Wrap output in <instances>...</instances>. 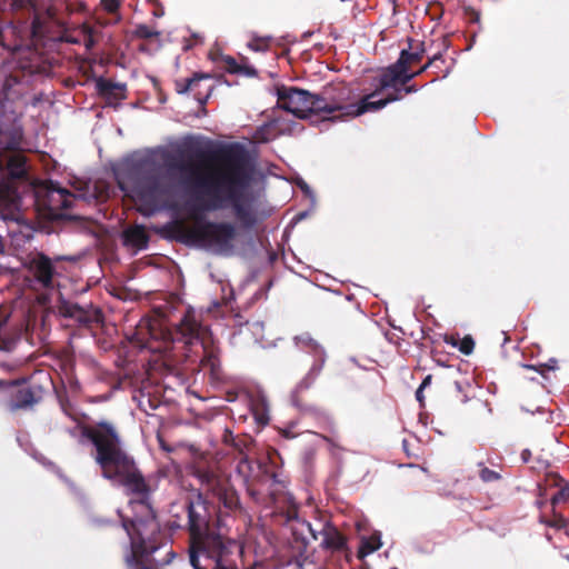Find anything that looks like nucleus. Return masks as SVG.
I'll list each match as a JSON object with an SVG mask.
<instances>
[{
	"mask_svg": "<svg viewBox=\"0 0 569 569\" xmlns=\"http://www.w3.org/2000/svg\"><path fill=\"white\" fill-rule=\"evenodd\" d=\"M176 161L177 157L167 147L157 146L126 154L119 163L111 164V170L116 178L123 177L130 182L132 196L139 202V212L143 218L150 219L160 212L172 210L173 206L168 197L194 208L198 207L201 196L209 194L211 200L203 207L204 211L231 208L243 229L251 230L257 226L256 211L250 203L241 201L239 193L247 183L231 179L212 182L206 178L191 182L187 177L167 182L166 177L178 168Z\"/></svg>",
	"mask_w": 569,
	"mask_h": 569,
	"instance_id": "f257e3e1",
	"label": "nucleus"
},
{
	"mask_svg": "<svg viewBox=\"0 0 569 569\" xmlns=\"http://www.w3.org/2000/svg\"><path fill=\"white\" fill-rule=\"evenodd\" d=\"M210 506L200 490H193L184 501L189 565L192 569H238L229 559L236 540L228 536L222 516H213Z\"/></svg>",
	"mask_w": 569,
	"mask_h": 569,
	"instance_id": "f03ea898",
	"label": "nucleus"
},
{
	"mask_svg": "<svg viewBox=\"0 0 569 569\" xmlns=\"http://www.w3.org/2000/svg\"><path fill=\"white\" fill-rule=\"evenodd\" d=\"M300 527H293L291 529L292 537L297 543H300L303 551L310 542L307 533L312 540H318L322 537L320 547L326 552V560L328 563L342 568L345 563H349L352 560V551L348 545V540L340 532L336 525L331 521H318L317 527L307 520H297Z\"/></svg>",
	"mask_w": 569,
	"mask_h": 569,
	"instance_id": "7ed1b4c3",
	"label": "nucleus"
},
{
	"mask_svg": "<svg viewBox=\"0 0 569 569\" xmlns=\"http://www.w3.org/2000/svg\"><path fill=\"white\" fill-rule=\"evenodd\" d=\"M178 148L198 156L221 157L253 171L257 169V147L253 146L249 149L240 141L214 140L202 134L189 133L183 138L181 146H178Z\"/></svg>",
	"mask_w": 569,
	"mask_h": 569,
	"instance_id": "20e7f679",
	"label": "nucleus"
},
{
	"mask_svg": "<svg viewBox=\"0 0 569 569\" xmlns=\"http://www.w3.org/2000/svg\"><path fill=\"white\" fill-rule=\"evenodd\" d=\"M18 81L0 71V151L18 150L21 147L23 127L20 117L8 110L10 91Z\"/></svg>",
	"mask_w": 569,
	"mask_h": 569,
	"instance_id": "39448f33",
	"label": "nucleus"
},
{
	"mask_svg": "<svg viewBox=\"0 0 569 569\" xmlns=\"http://www.w3.org/2000/svg\"><path fill=\"white\" fill-rule=\"evenodd\" d=\"M270 93L277 97L276 109L291 113L297 119L310 118L311 91L296 86L276 83Z\"/></svg>",
	"mask_w": 569,
	"mask_h": 569,
	"instance_id": "423d86ee",
	"label": "nucleus"
},
{
	"mask_svg": "<svg viewBox=\"0 0 569 569\" xmlns=\"http://www.w3.org/2000/svg\"><path fill=\"white\" fill-rule=\"evenodd\" d=\"M111 466L123 467L122 478L119 487L123 488L124 495L131 498L152 496V489L144 475L139 469L136 460L127 452H119Z\"/></svg>",
	"mask_w": 569,
	"mask_h": 569,
	"instance_id": "0eeeda50",
	"label": "nucleus"
},
{
	"mask_svg": "<svg viewBox=\"0 0 569 569\" xmlns=\"http://www.w3.org/2000/svg\"><path fill=\"white\" fill-rule=\"evenodd\" d=\"M93 428L97 439L100 441L94 461L100 468L111 466L116 461L114 457L117 453L126 452L122 449V439L116 427L108 420L97 421Z\"/></svg>",
	"mask_w": 569,
	"mask_h": 569,
	"instance_id": "6e6552de",
	"label": "nucleus"
},
{
	"mask_svg": "<svg viewBox=\"0 0 569 569\" xmlns=\"http://www.w3.org/2000/svg\"><path fill=\"white\" fill-rule=\"evenodd\" d=\"M335 90H339L341 96L345 91H349L346 87L340 86L335 89H327L323 93L312 92L310 117L313 114L326 113L327 116L325 119L328 121L336 122L347 120V111L345 109L347 103H342L337 100L333 94ZM347 96H349V92H347Z\"/></svg>",
	"mask_w": 569,
	"mask_h": 569,
	"instance_id": "1a4fd4ad",
	"label": "nucleus"
},
{
	"mask_svg": "<svg viewBox=\"0 0 569 569\" xmlns=\"http://www.w3.org/2000/svg\"><path fill=\"white\" fill-rule=\"evenodd\" d=\"M58 261L77 262L78 257L58 254L54 258H50L41 251H33L26 257L23 267L33 273L39 281L49 283L57 274L56 262Z\"/></svg>",
	"mask_w": 569,
	"mask_h": 569,
	"instance_id": "9d476101",
	"label": "nucleus"
},
{
	"mask_svg": "<svg viewBox=\"0 0 569 569\" xmlns=\"http://www.w3.org/2000/svg\"><path fill=\"white\" fill-rule=\"evenodd\" d=\"M208 226L221 234L201 244L206 251L220 257H231L234 253L233 241L237 238V228L229 221L208 220Z\"/></svg>",
	"mask_w": 569,
	"mask_h": 569,
	"instance_id": "9b49d317",
	"label": "nucleus"
},
{
	"mask_svg": "<svg viewBox=\"0 0 569 569\" xmlns=\"http://www.w3.org/2000/svg\"><path fill=\"white\" fill-rule=\"evenodd\" d=\"M375 87H377V83H375ZM381 92H377V88H375L373 92L366 96L361 100L357 102H351L346 104V116L347 120L357 118L359 116H362L367 112H373L379 111L387 107L391 102L400 101L399 94H392V92L388 93L383 98L375 99L377 96H379Z\"/></svg>",
	"mask_w": 569,
	"mask_h": 569,
	"instance_id": "f8f14e48",
	"label": "nucleus"
},
{
	"mask_svg": "<svg viewBox=\"0 0 569 569\" xmlns=\"http://www.w3.org/2000/svg\"><path fill=\"white\" fill-rule=\"evenodd\" d=\"M19 380H20V385L8 387V389L18 388L17 391L14 392V395L12 396L11 401L9 402L10 411H17V410H21V409L32 408L41 399L40 396L36 395L32 387H30V386L21 387L22 385H24L28 381L27 378H21ZM1 390H7V388H2Z\"/></svg>",
	"mask_w": 569,
	"mask_h": 569,
	"instance_id": "ddd939ff",
	"label": "nucleus"
},
{
	"mask_svg": "<svg viewBox=\"0 0 569 569\" xmlns=\"http://www.w3.org/2000/svg\"><path fill=\"white\" fill-rule=\"evenodd\" d=\"M120 241L123 247L138 253L149 247V236L144 230V226L137 223L133 227L124 229L120 236Z\"/></svg>",
	"mask_w": 569,
	"mask_h": 569,
	"instance_id": "4468645a",
	"label": "nucleus"
},
{
	"mask_svg": "<svg viewBox=\"0 0 569 569\" xmlns=\"http://www.w3.org/2000/svg\"><path fill=\"white\" fill-rule=\"evenodd\" d=\"M403 67L401 62L397 61L387 66L382 73L373 79V83H377V92L396 89V83H399Z\"/></svg>",
	"mask_w": 569,
	"mask_h": 569,
	"instance_id": "2eb2a0df",
	"label": "nucleus"
},
{
	"mask_svg": "<svg viewBox=\"0 0 569 569\" xmlns=\"http://www.w3.org/2000/svg\"><path fill=\"white\" fill-rule=\"evenodd\" d=\"M548 478L551 480V487L559 488V490L549 499L551 508L557 510V506L559 503H569V480L562 478L557 472H549Z\"/></svg>",
	"mask_w": 569,
	"mask_h": 569,
	"instance_id": "dca6fc26",
	"label": "nucleus"
},
{
	"mask_svg": "<svg viewBox=\"0 0 569 569\" xmlns=\"http://www.w3.org/2000/svg\"><path fill=\"white\" fill-rule=\"evenodd\" d=\"M250 410L254 422L260 427H266L270 421L269 403L266 396L261 395L251 401Z\"/></svg>",
	"mask_w": 569,
	"mask_h": 569,
	"instance_id": "f3484780",
	"label": "nucleus"
},
{
	"mask_svg": "<svg viewBox=\"0 0 569 569\" xmlns=\"http://www.w3.org/2000/svg\"><path fill=\"white\" fill-rule=\"evenodd\" d=\"M382 546L381 542V533L379 531H376L373 537L370 536H361L359 547L357 550V557L359 560H365V558L378 549H380Z\"/></svg>",
	"mask_w": 569,
	"mask_h": 569,
	"instance_id": "a211bd4d",
	"label": "nucleus"
},
{
	"mask_svg": "<svg viewBox=\"0 0 569 569\" xmlns=\"http://www.w3.org/2000/svg\"><path fill=\"white\" fill-rule=\"evenodd\" d=\"M36 461H38L39 463H41L42 466H44L46 468L48 469H52L54 470L59 477L61 479L64 480V482L70 487V489L81 499V500H84V495L76 487V485L67 477H64L62 473H61V470L59 467H57L54 465V462H52L51 460H49L48 458H46L41 452H39L36 448H33L31 450V452L29 453Z\"/></svg>",
	"mask_w": 569,
	"mask_h": 569,
	"instance_id": "6ab92c4d",
	"label": "nucleus"
},
{
	"mask_svg": "<svg viewBox=\"0 0 569 569\" xmlns=\"http://www.w3.org/2000/svg\"><path fill=\"white\" fill-rule=\"evenodd\" d=\"M101 316V310L93 305H88L87 307L81 306V310L78 311L72 318L73 321L78 323V326L83 328H89L93 322L98 320Z\"/></svg>",
	"mask_w": 569,
	"mask_h": 569,
	"instance_id": "aec40b11",
	"label": "nucleus"
},
{
	"mask_svg": "<svg viewBox=\"0 0 569 569\" xmlns=\"http://www.w3.org/2000/svg\"><path fill=\"white\" fill-rule=\"evenodd\" d=\"M323 369V360L313 361L308 372L302 377V379L296 385V391H306L310 389L316 382L317 378L321 373Z\"/></svg>",
	"mask_w": 569,
	"mask_h": 569,
	"instance_id": "412c9836",
	"label": "nucleus"
},
{
	"mask_svg": "<svg viewBox=\"0 0 569 569\" xmlns=\"http://www.w3.org/2000/svg\"><path fill=\"white\" fill-rule=\"evenodd\" d=\"M213 76L207 72H194L192 77L182 80H176V91L178 94L184 96L188 94L191 88L198 84L202 80L212 79Z\"/></svg>",
	"mask_w": 569,
	"mask_h": 569,
	"instance_id": "4be33fe9",
	"label": "nucleus"
},
{
	"mask_svg": "<svg viewBox=\"0 0 569 569\" xmlns=\"http://www.w3.org/2000/svg\"><path fill=\"white\" fill-rule=\"evenodd\" d=\"M219 501L229 511H236L241 506L238 492L229 487L221 489Z\"/></svg>",
	"mask_w": 569,
	"mask_h": 569,
	"instance_id": "5701e85b",
	"label": "nucleus"
},
{
	"mask_svg": "<svg viewBox=\"0 0 569 569\" xmlns=\"http://www.w3.org/2000/svg\"><path fill=\"white\" fill-rule=\"evenodd\" d=\"M279 122L274 127V136H293L303 130V127L293 119L276 118Z\"/></svg>",
	"mask_w": 569,
	"mask_h": 569,
	"instance_id": "b1692460",
	"label": "nucleus"
},
{
	"mask_svg": "<svg viewBox=\"0 0 569 569\" xmlns=\"http://www.w3.org/2000/svg\"><path fill=\"white\" fill-rule=\"evenodd\" d=\"M551 513H552V519H550L546 516H540L539 522L549 528L556 529V530H560V529L568 530L569 520L567 519V517H565L561 512H558L557 510H555L552 508H551ZM567 535H569V531H567Z\"/></svg>",
	"mask_w": 569,
	"mask_h": 569,
	"instance_id": "393cba45",
	"label": "nucleus"
},
{
	"mask_svg": "<svg viewBox=\"0 0 569 569\" xmlns=\"http://www.w3.org/2000/svg\"><path fill=\"white\" fill-rule=\"evenodd\" d=\"M204 356L202 362L209 367L211 373H218L221 368L219 350L214 346H203Z\"/></svg>",
	"mask_w": 569,
	"mask_h": 569,
	"instance_id": "a878e982",
	"label": "nucleus"
},
{
	"mask_svg": "<svg viewBox=\"0 0 569 569\" xmlns=\"http://www.w3.org/2000/svg\"><path fill=\"white\" fill-rule=\"evenodd\" d=\"M279 121L277 119H270L262 124L258 126L256 128V131L253 133V137L261 142H269L273 138H276L274 134H271L270 131L274 130V127L277 126Z\"/></svg>",
	"mask_w": 569,
	"mask_h": 569,
	"instance_id": "bb28decb",
	"label": "nucleus"
},
{
	"mask_svg": "<svg viewBox=\"0 0 569 569\" xmlns=\"http://www.w3.org/2000/svg\"><path fill=\"white\" fill-rule=\"evenodd\" d=\"M445 342L453 348H457L465 356L471 355L476 345L471 335H466L463 338H460L459 342H451L448 339H445Z\"/></svg>",
	"mask_w": 569,
	"mask_h": 569,
	"instance_id": "cd10ccee",
	"label": "nucleus"
},
{
	"mask_svg": "<svg viewBox=\"0 0 569 569\" xmlns=\"http://www.w3.org/2000/svg\"><path fill=\"white\" fill-rule=\"evenodd\" d=\"M8 231V234L11 237V242L14 247H22L24 246L27 242H29L30 240L33 239V231L32 230H27L26 232L21 231V230H12V231Z\"/></svg>",
	"mask_w": 569,
	"mask_h": 569,
	"instance_id": "c85d7f7f",
	"label": "nucleus"
},
{
	"mask_svg": "<svg viewBox=\"0 0 569 569\" xmlns=\"http://www.w3.org/2000/svg\"><path fill=\"white\" fill-rule=\"evenodd\" d=\"M81 310V305L62 299L59 303V312L63 318L71 319Z\"/></svg>",
	"mask_w": 569,
	"mask_h": 569,
	"instance_id": "c756f323",
	"label": "nucleus"
},
{
	"mask_svg": "<svg viewBox=\"0 0 569 569\" xmlns=\"http://www.w3.org/2000/svg\"><path fill=\"white\" fill-rule=\"evenodd\" d=\"M293 342L297 347H299V345H303L307 348H309L310 346H315L318 350H320V353L323 356V346L320 345L317 340H315L309 332H303L301 335L295 336Z\"/></svg>",
	"mask_w": 569,
	"mask_h": 569,
	"instance_id": "7c9ffc66",
	"label": "nucleus"
},
{
	"mask_svg": "<svg viewBox=\"0 0 569 569\" xmlns=\"http://www.w3.org/2000/svg\"><path fill=\"white\" fill-rule=\"evenodd\" d=\"M133 34L136 38H139V39H151V38L159 37L161 33L158 30L151 29L146 23H139L136 26Z\"/></svg>",
	"mask_w": 569,
	"mask_h": 569,
	"instance_id": "2f4dec72",
	"label": "nucleus"
},
{
	"mask_svg": "<svg viewBox=\"0 0 569 569\" xmlns=\"http://www.w3.org/2000/svg\"><path fill=\"white\" fill-rule=\"evenodd\" d=\"M300 412H302L303 415H309L318 420L330 421L329 415L321 408H318L317 406L313 405H306Z\"/></svg>",
	"mask_w": 569,
	"mask_h": 569,
	"instance_id": "473e14b6",
	"label": "nucleus"
},
{
	"mask_svg": "<svg viewBox=\"0 0 569 569\" xmlns=\"http://www.w3.org/2000/svg\"><path fill=\"white\" fill-rule=\"evenodd\" d=\"M79 442L82 445L90 443L97 450L100 441H99V439H97L94 428L93 427H92V429L83 428L80 432Z\"/></svg>",
	"mask_w": 569,
	"mask_h": 569,
	"instance_id": "72a5a7b5",
	"label": "nucleus"
},
{
	"mask_svg": "<svg viewBox=\"0 0 569 569\" xmlns=\"http://www.w3.org/2000/svg\"><path fill=\"white\" fill-rule=\"evenodd\" d=\"M123 467H117L114 470H107V467L102 468L101 476L103 479L111 481L112 486L119 487V481L122 478Z\"/></svg>",
	"mask_w": 569,
	"mask_h": 569,
	"instance_id": "f704fd0d",
	"label": "nucleus"
},
{
	"mask_svg": "<svg viewBox=\"0 0 569 569\" xmlns=\"http://www.w3.org/2000/svg\"><path fill=\"white\" fill-rule=\"evenodd\" d=\"M219 59L227 66V71L231 74H237L240 68V63L236 58L229 54H224L222 51L219 52Z\"/></svg>",
	"mask_w": 569,
	"mask_h": 569,
	"instance_id": "c9c22d12",
	"label": "nucleus"
},
{
	"mask_svg": "<svg viewBox=\"0 0 569 569\" xmlns=\"http://www.w3.org/2000/svg\"><path fill=\"white\" fill-rule=\"evenodd\" d=\"M407 41H408V47L400 50L399 57L396 60L397 62H401V64H403V66H409L410 62H415L412 59V54H411L413 39L407 38Z\"/></svg>",
	"mask_w": 569,
	"mask_h": 569,
	"instance_id": "e433bc0d",
	"label": "nucleus"
},
{
	"mask_svg": "<svg viewBox=\"0 0 569 569\" xmlns=\"http://www.w3.org/2000/svg\"><path fill=\"white\" fill-rule=\"evenodd\" d=\"M237 74L244 76L247 78H254L258 76V70L254 66L249 63L247 57H242V62L240 63Z\"/></svg>",
	"mask_w": 569,
	"mask_h": 569,
	"instance_id": "4c0bfd02",
	"label": "nucleus"
},
{
	"mask_svg": "<svg viewBox=\"0 0 569 569\" xmlns=\"http://www.w3.org/2000/svg\"><path fill=\"white\" fill-rule=\"evenodd\" d=\"M479 466H483L482 462H480ZM479 478L483 482H493L500 480L501 475L492 469H489L488 467H482L479 471Z\"/></svg>",
	"mask_w": 569,
	"mask_h": 569,
	"instance_id": "58836bf2",
	"label": "nucleus"
},
{
	"mask_svg": "<svg viewBox=\"0 0 569 569\" xmlns=\"http://www.w3.org/2000/svg\"><path fill=\"white\" fill-rule=\"evenodd\" d=\"M252 465L253 461H251L248 457H244L238 462L236 471L242 475L244 480H248L250 473L252 472Z\"/></svg>",
	"mask_w": 569,
	"mask_h": 569,
	"instance_id": "ea45409f",
	"label": "nucleus"
},
{
	"mask_svg": "<svg viewBox=\"0 0 569 569\" xmlns=\"http://www.w3.org/2000/svg\"><path fill=\"white\" fill-rule=\"evenodd\" d=\"M297 186L301 190V192L307 198L310 199L311 208H313L316 206V194H315L313 190L311 189V187L301 177H299Z\"/></svg>",
	"mask_w": 569,
	"mask_h": 569,
	"instance_id": "a19ab883",
	"label": "nucleus"
},
{
	"mask_svg": "<svg viewBox=\"0 0 569 569\" xmlns=\"http://www.w3.org/2000/svg\"><path fill=\"white\" fill-rule=\"evenodd\" d=\"M213 90H214V87L213 86H209L207 91H206V94L202 96L200 92H197L194 94V99L197 100V102L199 103V106L201 108V114H207L206 104L209 101Z\"/></svg>",
	"mask_w": 569,
	"mask_h": 569,
	"instance_id": "79ce46f5",
	"label": "nucleus"
},
{
	"mask_svg": "<svg viewBox=\"0 0 569 569\" xmlns=\"http://www.w3.org/2000/svg\"><path fill=\"white\" fill-rule=\"evenodd\" d=\"M311 210H312V208L310 207V209L302 210V211L296 213L292 217V219L290 220V222L287 224L283 233H287L290 229L295 228L299 222L305 220L310 214Z\"/></svg>",
	"mask_w": 569,
	"mask_h": 569,
	"instance_id": "37998d69",
	"label": "nucleus"
},
{
	"mask_svg": "<svg viewBox=\"0 0 569 569\" xmlns=\"http://www.w3.org/2000/svg\"><path fill=\"white\" fill-rule=\"evenodd\" d=\"M420 88L421 87H418L416 83L400 84L399 88L393 89L392 94H399L400 96V100H401L403 93H406V94L416 93V92H418L420 90Z\"/></svg>",
	"mask_w": 569,
	"mask_h": 569,
	"instance_id": "c03bdc74",
	"label": "nucleus"
},
{
	"mask_svg": "<svg viewBox=\"0 0 569 569\" xmlns=\"http://www.w3.org/2000/svg\"><path fill=\"white\" fill-rule=\"evenodd\" d=\"M463 13L469 23H480L481 14L479 10L468 6L463 8Z\"/></svg>",
	"mask_w": 569,
	"mask_h": 569,
	"instance_id": "a18cd8bd",
	"label": "nucleus"
},
{
	"mask_svg": "<svg viewBox=\"0 0 569 569\" xmlns=\"http://www.w3.org/2000/svg\"><path fill=\"white\" fill-rule=\"evenodd\" d=\"M18 446L28 455L31 452V450L34 448L32 442L29 439L28 435H18L17 438Z\"/></svg>",
	"mask_w": 569,
	"mask_h": 569,
	"instance_id": "49530a36",
	"label": "nucleus"
},
{
	"mask_svg": "<svg viewBox=\"0 0 569 569\" xmlns=\"http://www.w3.org/2000/svg\"><path fill=\"white\" fill-rule=\"evenodd\" d=\"M418 76L419 72L410 70L409 66H405L402 69L401 78L399 80V84H407Z\"/></svg>",
	"mask_w": 569,
	"mask_h": 569,
	"instance_id": "de8ad7c7",
	"label": "nucleus"
},
{
	"mask_svg": "<svg viewBox=\"0 0 569 569\" xmlns=\"http://www.w3.org/2000/svg\"><path fill=\"white\" fill-rule=\"evenodd\" d=\"M196 477L202 485H210L214 478L213 473L209 470H200L196 473Z\"/></svg>",
	"mask_w": 569,
	"mask_h": 569,
	"instance_id": "09e8293b",
	"label": "nucleus"
},
{
	"mask_svg": "<svg viewBox=\"0 0 569 569\" xmlns=\"http://www.w3.org/2000/svg\"><path fill=\"white\" fill-rule=\"evenodd\" d=\"M112 81L103 78V77H100L97 82H96V87L99 91L101 92H112Z\"/></svg>",
	"mask_w": 569,
	"mask_h": 569,
	"instance_id": "8fccbe9b",
	"label": "nucleus"
},
{
	"mask_svg": "<svg viewBox=\"0 0 569 569\" xmlns=\"http://www.w3.org/2000/svg\"><path fill=\"white\" fill-rule=\"evenodd\" d=\"M90 523L96 527H106V526H113L116 522L112 519L104 518V517H90Z\"/></svg>",
	"mask_w": 569,
	"mask_h": 569,
	"instance_id": "3c124183",
	"label": "nucleus"
},
{
	"mask_svg": "<svg viewBox=\"0 0 569 569\" xmlns=\"http://www.w3.org/2000/svg\"><path fill=\"white\" fill-rule=\"evenodd\" d=\"M307 352L315 358L313 361H321V359H322L323 360V366L326 365L327 352H326L325 348H323V356L320 353V350H318L315 346H310L308 348Z\"/></svg>",
	"mask_w": 569,
	"mask_h": 569,
	"instance_id": "603ef678",
	"label": "nucleus"
},
{
	"mask_svg": "<svg viewBox=\"0 0 569 569\" xmlns=\"http://www.w3.org/2000/svg\"><path fill=\"white\" fill-rule=\"evenodd\" d=\"M302 391H296V387L293 388V390L291 391L290 393V402L291 405L297 408L299 411H301L306 405H303L300 399H299V395L301 393Z\"/></svg>",
	"mask_w": 569,
	"mask_h": 569,
	"instance_id": "864d4df0",
	"label": "nucleus"
},
{
	"mask_svg": "<svg viewBox=\"0 0 569 569\" xmlns=\"http://www.w3.org/2000/svg\"><path fill=\"white\" fill-rule=\"evenodd\" d=\"M295 42H296V38L290 33H286L276 40V46H278V47L287 46L288 47L289 44H292Z\"/></svg>",
	"mask_w": 569,
	"mask_h": 569,
	"instance_id": "5fc2aeb1",
	"label": "nucleus"
},
{
	"mask_svg": "<svg viewBox=\"0 0 569 569\" xmlns=\"http://www.w3.org/2000/svg\"><path fill=\"white\" fill-rule=\"evenodd\" d=\"M296 422L291 421L287 427L280 430V435L286 439H293L297 435L293 432V428L296 427Z\"/></svg>",
	"mask_w": 569,
	"mask_h": 569,
	"instance_id": "6e6d98bb",
	"label": "nucleus"
},
{
	"mask_svg": "<svg viewBox=\"0 0 569 569\" xmlns=\"http://www.w3.org/2000/svg\"><path fill=\"white\" fill-rule=\"evenodd\" d=\"M426 51L427 50H426L425 42H420L419 46L415 50L411 49V54H412L413 61L421 60L422 57L425 56Z\"/></svg>",
	"mask_w": 569,
	"mask_h": 569,
	"instance_id": "4d7b16f0",
	"label": "nucleus"
},
{
	"mask_svg": "<svg viewBox=\"0 0 569 569\" xmlns=\"http://www.w3.org/2000/svg\"><path fill=\"white\" fill-rule=\"evenodd\" d=\"M273 286V280L270 279L263 287H261L254 295H253V298L254 299H260L262 297H267L268 296V292L269 290L272 288Z\"/></svg>",
	"mask_w": 569,
	"mask_h": 569,
	"instance_id": "13d9d810",
	"label": "nucleus"
},
{
	"mask_svg": "<svg viewBox=\"0 0 569 569\" xmlns=\"http://www.w3.org/2000/svg\"><path fill=\"white\" fill-rule=\"evenodd\" d=\"M101 3L108 11H116L120 8L121 0H101Z\"/></svg>",
	"mask_w": 569,
	"mask_h": 569,
	"instance_id": "bf43d9fd",
	"label": "nucleus"
},
{
	"mask_svg": "<svg viewBox=\"0 0 569 569\" xmlns=\"http://www.w3.org/2000/svg\"><path fill=\"white\" fill-rule=\"evenodd\" d=\"M540 369L543 371V369L555 371L558 368V361L556 358H550L547 362L539 363Z\"/></svg>",
	"mask_w": 569,
	"mask_h": 569,
	"instance_id": "052dcab7",
	"label": "nucleus"
},
{
	"mask_svg": "<svg viewBox=\"0 0 569 569\" xmlns=\"http://www.w3.org/2000/svg\"><path fill=\"white\" fill-rule=\"evenodd\" d=\"M157 440L159 443V448L162 451H166L168 453H171L173 451V448L164 441L163 437L159 432L157 433Z\"/></svg>",
	"mask_w": 569,
	"mask_h": 569,
	"instance_id": "680f3d73",
	"label": "nucleus"
},
{
	"mask_svg": "<svg viewBox=\"0 0 569 569\" xmlns=\"http://www.w3.org/2000/svg\"><path fill=\"white\" fill-rule=\"evenodd\" d=\"M423 391H425V389L418 387L415 392L416 400L419 403V407L421 409L426 407V401H425L426 398H425Z\"/></svg>",
	"mask_w": 569,
	"mask_h": 569,
	"instance_id": "e2e57ef3",
	"label": "nucleus"
},
{
	"mask_svg": "<svg viewBox=\"0 0 569 569\" xmlns=\"http://www.w3.org/2000/svg\"><path fill=\"white\" fill-rule=\"evenodd\" d=\"M257 41L258 40L252 39V41L248 42L247 47L254 52H264L268 50V47L260 46L257 43Z\"/></svg>",
	"mask_w": 569,
	"mask_h": 569,
	"instance_id": "0e129e2a",
	"label": "nucleus"
},
{
	"mask_svg": "<svg viewBox=\"0 0 569 569\" xmlns=\"http://www.w3.org/2000/svg\"><path fill=\"white\" fill-rule=\"evenodd\" d=\"M279 259L278 252L272 249L267 252L268 264L273 266Z\"/></svg>",
	"mask_w": 569,
	"mask_h": 569,
	"instance_id": "69168bd1",
	"label": "nucleus"
},
{
	"mask_svg": "<svg viewBox=\"0 0 569 569\" xmlns=\"http://www.w3.org/2000/svg\"><path fill=\"white\" fill-rule=\"evenodd\" d=\"M152 16L157 19L162 18L164 16V7L162 6L161 2L154 6Z\"/></svg>",
	"mask_w": 569,
	"mask_h": 569,
	"instance_id": "338daca9",
	"label": "nucleus"
},
{
	"mask_svg": "<svg viewBox=\"0 0 569 569\" xmlns=\"http://www.w3.org/2000/svg\"><path fill=\"white\" fill-rule=\"evenodd\" d=\"M177 557V553L170 548L167 552V558L162 561H160L161 565H169L172 562V560Z\"/></svg>",
	"mask_w": 569,
	"mask_h": 569,
	"instance_id": "774afa93",
	"label": "nucleus"
}]
</instances>
